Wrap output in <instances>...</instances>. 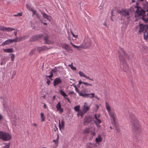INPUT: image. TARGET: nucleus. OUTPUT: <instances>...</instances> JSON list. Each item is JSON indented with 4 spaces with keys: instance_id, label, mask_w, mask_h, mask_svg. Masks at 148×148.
Here are the masks:
<instances>
[{
    "instance_id": "obj_1",
    "label": "nucleus",
    "mask_w": 148,
    "mask_h": 148,
    "mask_svg": "<svg viewBox=\"0 0 148 148\" xmlns=\"http://www.w3.org/2000/svg\"><path fill=\"white\" fill-rule=\"evenodd\" d=\"M130 117L132 126V130L135 132L139 130L140 128V125L138 121L135 117L134 115L131 114Z\"/></svg>"
},
{
    "instance_id": "obj_2",
    "label": "nucleus",
    "mask_w": 148,
    "mask_h": 148,
    "mask_svg": "<svg viewBox=\"0 0 148 148\" xmlns=\"http://www.w3.org/2000/svg\"><path fill=\"white\" fill-rule=\"evenodd\" d=\"M139 31V32H144V38L145 39L147 40L148 38V24L143 25L140 24Z\"/></svg>"
},
{
    "instance_id": "obj_3",
    "label": "nucleus",
    "mask_w": 148,
    "mask_h": 148,
    "mask_svg": "<svg viewBox=\"0 0 148 148\" xmlns=\"http://www.w3.org/2000/svg\"><path fill=\"white\" fill-rule=\"evenodd\" d=\"M136 13L138 16H141L142 19L146 23L148 22V18H147L145 15L146 14L145 12L141 9L140 8H137Z\"/></svg>"
},
{
    "instance_id": "obj_4",
    "label": "nucleus",
    "mask_w": 148,
    "mask_h": 148,
    "mask_svg": "<svg viewBox=\"0 0 148 148\" xmlns=\"http://www.w3.org/2000/svg\"><path fill=\"white\" fill-rule=\"evenodd\" d=\"M105 106L109 115L112 118L114 122L116 116L115 113L113 110L111 109L109 104L107 101L105 102Z\"/></svg>"
},
{
    "instance_id": "obj_5",
    "label": "nucleus",
    "mask_w": 148,
    "mask_h": 148,
    "mask_svg": "<svg viewBox=\"0 0 148 148\" xmlns=\"http://www.w3.org/2000/svg\"><path fill=\"white\" fill-rule=\"evenodd\" d=\"M117 12L120 14L121 16L125 17L127 19L130 18V10H129L122 9L121 10H118Z\"/></svg>"
},
{
    "instance_id": "obj_6",
    "label": "nucleus",
    "mask_w": 148,
    "mask_h": 148,
    "mask_svg": "<svg viewBox=\"0 0 148 148\" xmlns=\"http://www.w3.org/2000/svg\"><path fill=\"white\" fill-rule=\"evenodd\" d=\"M11 138V136L8 133L5 132L0 131V139L5 141L10 140Z\"/></svg>"
},
{
    "instance_id": "obj_7",
    "label": "nucleus",
    "mask_w": 148,
    "mask_h": 148,
    "mask_svg": "<svg viewBox=\"0 0 148 148\" xmlns=\"http://www.w3.org/2000/svg\"><path fill=\"white\" fill-rule=\"evenodd\" d=\"M119 58L121 64L123 66L122 69L125 72L128 71L129 73H130V71L128 70V66L123 57L121 56H119Z\"/></svg>"
},
{
    "instance_id": "obj_8",
    "label": "nucleus",
    "mask_w": 148,
    "mask_h": 148,
    "mask_svg": "<svg viewBox=\"0 0 148 148\" xmlns=\"http://www.w3.org/2000/svg\"><path fill=\"white\" fill-rule=\"evenodd\" d=\"M100 114H95L94 115V121L95 123L98 127H100V124L101 123V120L99 119Z\"/></svg>"
},
{
    "instance_id": "obj_9",
    "label": "nucleus",
    "mask_w": 148,
    "mask_h": 148,
    "mask_svg": "<svg viewBox=\"0 0 148 148\" xmlns=\"http://www.w3.org/2000/svg\"><path fill=\"white\" fill-rule=\"evenodd\" d=\"M84 43L82 44L83 49H86L90 47L91 45V41L90 39L88 38L84 40Z\"/></svg>"
},
{
    "instance_id": "obj_10",
    "label": "nucleus",
    "mask_w": 148,
    "mask_h": 148,
    "mask_svg": "<svg viewBox=\"0 0 148 148\" xmlns=\"http://www.w3.org/2000/svg\"><path fill=\"white\" fill-rule=\"evenodd\" d=\"M17 42V39H9L6 40L5 41L3 42L2 44V46H5L7 45H9L11 43H12L13 42Z\"/></svg>"
},
{
    "instance_id": "obj_11",
    "label": "nucleus",
    "mask_w": 148,
    "mask_h": 148,
    "mask_svg": "<svg viewBox=\"0 0 148 148\" xmlns=\"http://www.w3.org/2000/svg\"><path fill=\"white\" fill-rule=\"evenodd\" d=\"M90 105H88L86 102L84 103V105L82 107V110L84 112H86L90 109Z\"/></svg>"
},
{
    "instance_id": "obj_12",
    "label": "nucleus",
    "mask_w": 148,
    "mask_h": 148,
    "mask_svg": "<svg viewBox=\"0 0 148 148\" xmlns=\"http://www.w3.org/2000/svg\"><path fill=\"white\" fill-rule=\"evenodd\" d=\"M60 94L64 97V99H67L69 103H71L68 97V95L65 93L62 90H61L60 91Z\"/></svg>"
},
{
    "instance_id": "obj_13",
    "label": "nucleus",
    "mask_w": 148,
    "mask_h": 148,
    "mask_svg": "<svg viewBox=\"0 0 148 148\" xmlns=\"http://www.w3.org/2000/svg\"><path fill=\"white\" fill-rule=\"evenodd\" d=\"M62 47L67 51H72V50L71 49L70 47L67 44H62Z\"/></svg>"
},
{
    "instance_id": "obj_14",
    "label": "nucleus",
    "mask_w": 148,
    "mask_h": 148,
    "mask_svg": "<svg viewBox=\"0 0 148 148\" xmlns=\"http://www.w3.org/2000/svg\"><path fill=\"white\" fill-rule=\"evenodd\" d=\"M62 82V80L59 78H55L53 81V85L54 86L58 85Z\"/></svg>"
},
{
    "instance_id": "obj_15",
    "label": "nucleus",
    "mask_w": 148,
    "mask_h": 148,
    "mask_svg": "<svg viewBox=\"0 0 148 148\" xmlns=\"http://www.w3.org/2000/svg\"><path fill=\"white\" fill-rule=\"evenodd\" d=\"M57 110L59 111L60 113H62L63 112L62 108H61V104L60 102H58L56 106Z\"/></svg>"
},
{
    "instance_id": "obj_16",
    "label": "nucleus",
    "mask_w": 148,
    "mask_h": 148,
    "mask_svg": "<svg viewBox=\"0 0 148 148\" xmlns=\"http://www.w3.org/2000/svg\"><path fill=\"white\" fill-rule=\"evenodd\" d=\"M92 120V118L90 116H88L85 117L84 119V121L85 123H88L90 122Z\"/></svg>"
},
{
    "instance_id": "obj_17",
    "label": "nucleus",
    "mask_w": 148,
    "mask_h": 148,
    "mask_svg": "<svg viewBox=\"0 0 148 148\" xmlns=\"http://www.w3.org/2000/svg\"><path fill=\"white\" fill-rule=\"evenodd\" d=\"M41 14H42L43 17L46 18L47 19V20L49 21H50L51 19V17L49 16H48L46 14L43 13L42 12H41Z\"/></svg>"
},
{
    "instance_id": "obj_18",
    "label": "nucleus",
    "mask_w": 148,
    "mask_h": 148,
    "mask_svg": "<svg viewBox=\"0 0 148 148\" xmlns=\"http://www.w3.org/2000/svg\"><path fill=\"white\" fill-rule=\"evenodd\" d=\"M17 30H16V31H15L14 32V34L15 35V38H14V39H17V41H20L21 40H23V39H24L25 38H25V37H21L20 38H18L17 37Z\"/></svg>"
},
{
    "instance_id": "obj_19",
    "label": "nucleus",
    "mask_w": 148,
    "mask_h": 148,
    "mask_svg": "<svg viewBox=\"0 0 148 148\" xmlns=\"http://www.w3.org/2000/svg\"><path fill=\"white\" fill-rule=\"evenodd\" d=\"M64 125V120L63 119H62L61 120V122L60 123V121H59V129L60 130H61V128L62 127V128H63Z\"/></svg>"
},
{
    "instance_id": "obj_20",
    "label": "nucleus",
    "mask_w": 148,
    "mask_h": 148,
    "mask_svg": "<svg viewBox=\"0 0 148 148\" xmlns=\"http://www.w3.org/2000/svg\"><path fill=\"white\" fill-rule=\"evenodd\" d=\"M15 30V29L12 27H5L4 28V31L10 32L13 30Z\"/></svg>"
},
{
    "instance_id": "obj_21",
    "label": "nucleus",
    "mask_w": 148,
    "mask_h": 148,
    "mask_svg": "<svg viewBox=\"0 0 148 148\" xmlns=\"http://www.w3.org/2000/svg\"><path fill=\"white\" fill-rule=\"evenodd\" d=\"M71 45L75 48H76L78 50H80L81 49L83 48V45L82 44L80 45L79 46L75 45H74L72 42H70Z\"/></svg>"
},
{
    "instance_id": "obj_22",
    "label": "nucleus",
    "mask_w": 148,
    "mask_h": 148,
    "mask_svg": "<svg viewBox=\"0 0 148 148\" xmlns=\"http://www.w3.org/2000/svg\"><path fill=\"white\" fill-rule=\"evenodd\" d=\"M85 90L84 91H81L79 92L78 94L79 95L81 96H82L83 97H85L87 96V94L85 92Z\"/></svg>"
},
{
    "instance_id": "obj_23",
    "label": "nucleus",
    "mask_w": 148,
    "mask_h": 148,
    "mask_svg": "<svg viewBox=\"0 0 148 148\" xmlns=\"http://www.w3.org/2000/svg\"><path fill=\"white\" fill-rule=\"evenodd\" d=\"M93 145L95 146L96 145L95 144H93L92 143H88L86 144V148H92Z\"/></svg>"
},
{
    "instance_id": "obj_24",
    "label": "nucleus",
    "mask_w": 148,
    "mask_h": 148,
    "mask_svg": "<svg viewBox=\"0 0 148 148\" xmlns=\"http://www.w3.org/2000/svg\"><path fill=\"white\" fill-rule=\"evenodd\" d=\"M3 51L4 52L9 53L12 52L13 51V49L12 48L6 49H3Z\"/></svg>"
},
{
    "instance_id": "obj_25",
    "label": "nucleus",
    "mask_w": 148,
    "mask_h": 148,
    "mask_svg": "<svg viewBox=\"0 0 148 148\" xmlns=\"http://www.w3.org/2000/svg\"><path fill=\"white\" fill-rule=\"evenodd\" d=\"M102 139L101 137V135L99 134L98 136V137L95 139V141L96 143H99L102 141Z\"/></svg>"
},
{
    "instance_id": "obj_26",
    "label": "nucleus",
    "mask_w": 148,
    "mask_h": 148,
    "mask_svg": "<svg viewBox=\"0 0 148 148\" xmlns=\"http://www.w3.org/2000/svg\"><path fill=\"white\" fill-rule=\"evenodd\" d=\"M79 74L80 77H83L86 78H87L88 76H87L86 75H85L83 72L81 71H79Z\"/></svg>"
},
{
    "instance_id": "obj_27",
    "label": "nucleus",
    "mask_w": 148,
    "mask_h": 148,
    "mask_svg": "<svg viewBox=\"0 0 148 148\" xmlns=\"http://www.w3.org/2000/svg\"><path fill=\"white\" fill-rule=\"evenodd\" d=\"M32 12L33 13V14L32 15L33 16H34V15H36L37 18H39V16L38 14H37V13H36V11L35 10L33 9V10H32Z\"/></svg>"
},
{
    "instance_id": "obj_28",
    "label": "nucleus",
    "mask_w": 148,
    "mask_h": 148,
    "mask_svg": "<svg viewBox=\"0 0 148 148\" xmlns=\"http://www.w3.org/2000/svg\"><path fill=\"white\" fill-rule=\"evenodd\" d=\"M80 108V106L79 105H77L75 106L74 109L75 111L79 112Z\"/></svg>"
},
{
    "instance_id": "obj_29",
    "label": "nucleus",
    "mask_w": 148,
    "mask_h": 148,
    "mask_svg": "<svg viewBox=\"0 0 148 148\" xmlns=\"http://www.w3.org/2000/svg\"><path fill=\"white\" fill-rule=\"evenodd\" d=\"M87 94V96H88L87 97L91 99L92 98L94 97H95V94L94 93Z\"/></svg>"
},
{
    "instance_id": "obj_30",
    "label": "nucleus",
    "mask_w": 148,
    "mask_h": 148,
    "mask_svg": "<svg viewBox=\"0 0 148 148\" xmlns=\"http://www.w3.org/2000/svg\"><path fill=\"white\" fill-rule=\"evenodd\" d=\"M40 114L41 121L43 122L45 121V116L44 115V114L43 113H40Z\"/></svg>"
},
{
    "instance_id": "obj_31",
    "label": "nucleus",
    "mask_w": 148,
    "mask_h": 148,
    "mask_svg": "<svg viewBox=\"0 0 148 148\" xmlns=\"http://www.w3.org/2000/svg\"><path fill=\"white\" fill-rule=\"evenodd\" d=\"M68 66H69L73 70H76V68L75 67V66H74L73 65V63H71V64H69L68 65Z\"/></svg>"
},
{
    "instance_id": "obj_32",
    "label": "nucleus",
    "mask_w": 148,
    "mask_h": 148,
    "mask_svg": "<svg viewBox=\"0 0 148 148\" xmlns=\"http://www.w3.org/2000/svg\"><path fill=\"white\" fill-rule=\"evenodd\" d=\"M26 6L27 7V9L29 11H32L34 9L32 7H31L30 6L26 5Z\"/></svg>"
},
{
    "instance_id": "obj_33",
    "label": "nucleus",
    "mask_w": 148,
    "mask_h": 148,
    "mask_svg": "<svg viewBox=\"0 0 148 148\" xmlns=\"http://www.w3.org/2000/svg\"><path fill=\"white\" fill-rule=\"evenodd\" d=\"M90 129L89 128H88L85 129L83 132L84 133H89L90 132Z\"/></svg>"
},
{
    "instance_id": "obj_34",
    "label": "nucleus",
    "mask_w": 148,
    "mask_h": 148,
    "mask_svg": "<svg viewBox=\"0 0 148 148\" xmlns=\"http://www.w3.org/2000/svg\"><path fill=\"white\" fill-rule=\"evenodd\" d=\"M36 50V49H32L30 52L29 53V55H32L34 54L35 53V50Z\"/></svg>"
},
{
    "instance_id": "obj_35",
    "label": "nucleus",
    "mask_w": 148,
    "mask_h": 148,
    "mask_svg": "<svg viewBox=\"0 0 148 148\" xmlns=\"http://www.w3.org/2000/svg\"><path fill=\"white\" fill-rule=\"evenodd\" d=\"M6 61H5V60H4V59H2L1 62L0 63V64L2 66L3 65L5 64V62Z\"/></svg>"
},
{
    "instance_id": "obj_36",
    "label": "nucleus",
    "mask_w": 148,
    "mask_h": 148,
    "mask_svg": "<svg viewBox=\"0 0 148 148\" xmlns=\"http://www.w3.org/2000/svg\"><path fill=\"white\" fill-rule=\"evenodd\" d=\"M59 138V135H57V138L56 139L54 140H53V142L55 143L54 144H55L56 143H57V145H58V140Z\"/></svg>"
},
{
    "instance_id": "obj_37",
    "label": "nucleus",
    "mask_w": 148,
    "mask_h": 148,
    "mask_svg": "<svg viewBox=\"0 0 148 148\" xmlns=\"http://www.w3.org/2000/svg\"><path fill=\"white\" fill-rule=\"evenodd\" d=\"M10 55H11V60L12 61H14V58H15L14 55V54H10Z\"/></svg>"
},
{
    "instance_id": "obj_38",
    "label": "nucleus",
    "mask_w": 148,
    "mask_h": 148,
    "mask_svg": "<svg viewBox=\"0 0 148 148\" xmlns=\"http://www.w3.org/2000/svg\"><path fill=\"white\" fill-rule=\"evenodd\" d=\"M44 39L45 41V43L48 44H50V42H49L48 40L47 37H45L44 38Z\"/></svg>"
},
{
    "instance_id": "obj_39",
    "label": "nucleus",
    "mask_w": 148,
    "mask_h": 148,
    "mask_svg": "<svg viewBox=\"0 0 148 148\" xmlns=\"http://www.w3.org/2000/svg\"><path fill=\"white\" fill-rule=\"evenodd\" d=\"M83 84L87 86H92V85L91 84L88 83L86 82H84Z\"/></svg>"
},
{
    "instance_id": "obj_40",
    "label": "nucleus",
    "mask_w": 148,
    "mask_h": 148,
    "mask_svg": "<svg viewBox=\"0 0 148 148\" xmlns=\"http://www.w3.org/2000/svg\"><path fill=\"white\" fill-rule=\"evenodd\" d=\"M91 133V134L93 136H95V129H94V130L93 131H91L90 130V132Z\"/></svg>"
},
{
    "instance_id": "obj_41",
    "label": "nucleus",
    "mask_w": 148,
    "mask_h": 148,
    "mask_svg": "<svg viewBox=\"0 0 148 148\" xmlns=\"http://www.w3.org/2000/svg\"><path fill=\"white\" fill-rule=\"evenodd\" d=\"M14 16H22V13H18L16 14H14L13 15Z\"/></svg>"
},
{
    "instance_id": "obj_42",
    "label": "nucleus",
    "mask_w": 148,
    "mask_h": 148,
    "mask_svg": "<svg viewBox=\"0 0 148 148\" xmlns=\"http://www.w3.org/2000/svg\"><path fill=\"white\" fill-rule=\"evenodd\" d=\"M71 33L73 36V37H74L76 38H77V37H78L77 35H75L72 31H71Z\"/></svg>"
},
{
    "instance_id": "obj_43",
    "label": "nucleus",
    "mask_w": 148,
    "mask_h": 148,
    "mask_svg": "<svg viewBox=\"0 0 148 148\" xmlns=\"http://www.w3.org/2000/svg\"><path fill=\"white\" fill-rule=\"evenodd\" d=\"M4 27L3 26H0V31H4Z\"/></svg>"
},
{
    "instance_id": "obj_44",
    "label": "nucleus",
    "mask_w": 148,
    "mask_h": 148,
    "mask_svg": "<svg viewBox=\"0 0 148 148\" xmlns=\"http://www.w3.org/2000/svg\"><path fill=\"white\" fill-rule=\"evenodd\" d=\"M56 71L54 70H51V72L50 73V75L51 76V77H52L53 76V72H55Z\"/></svg>"
},
{
    "instance_id": "obj_45",
    "label": "nucleus",
    "mask_w": 148,
    "mask_h": 148,
    "mask_svg": "<svg viewBox=\"0 0 148 148\" xmlns=\"http://www.w3.org/2000/svg\"><path fill=\"white\" fill-rule=\"evenodd\" d=\"M57 146V143H56L55 144H54L53 147L51 148H56Z\"/></svg>"
},
{
    "instance_id": "obj_46",
    "label": "nucleus",
    "mask_w": 148,
    "mask_h": 148,
    "mask_svg": "<svg viewBox=\"0 0 148 148\" xmlns=\"http://www.w3.org/2000/svg\"><path fill=\"white\" fill-rule=\"evenodd\" d=\"M84 82L81 81V80H80L79 82V83L78 84V86H79L82 84H83Z\"/></svg>"
},
{
    "instance_id": "obj_47",
    "label": "nucleus",
    "mask_w": 148,
    "mask_h": 148,
    "mask_svg": "<svg viewBox=\"0 0 148 148\" xmlns=\"http://www.w3.org/2000/svg\"><path fill=\"white\" fill-rule=\"evenodd\" d=\"M51 81H50L49 79H47V83L48 84V85H49L50 84Z\"/></svg>"
},
{
    "instance_id": "obj_48",
    "label": "nucleus",
    "mask_w": 148,
    "mask_h": 148,
    "mask_svg": "<svg viewBox=\"0 0 148 148\" xmlns=\"http://www.w3.org/2000/svg\"><path fill=\"white\" fill-rule=\"evenodd\" d=\"M86 79L90 80L92 81H94V80L93 79L90 78L88 76Z\"/></svg>"
},
{
    "instance_id": "obj_49",
    "label": "nucleus",
    "mask_w": 148,
    "mask_h": 148,
    "mask_svg": "<svg viewBox=\"0 0 148 148\" xmlns=\"http://www.w3.org/2000/svg\"><path fill=\"white\" fill-rule=\"evenodd\" d=\"M45 77L46 78H47V79H48L47 78H49L50 79L52 78L51 76L50 75H46Z\"/></svg>"
},
{
    "instance_id": "obj_50",
    "label": "nucleus",
    "mask_w": 148,
    "mask_h": 148,
    "mask_svg": "<svg viewBox=\"0 0 148 148\" xmlns=\"http://www.w3.org/2000/svg\"><path fill=\"white\" fill-rule=\"evenodd\" d=\"M86 112H84L83 111V110H82V112H81V114H80V116H82V117L84 114Z\"/></svg>"
},
{
    "instance_id": "obj_51",
    "label": "nucleus",
    "mask_w": 148,
    "mask_h": 148,
    "mask_svg": "<svg viewBox=\"0 0 148 148\" xmlns=\"http://www.w3.org/2000/svg\"><path fill=\"white\" fill-rule=\"evenodd\" d=\"M75 90L76 91V92H77L78 93L79 92V91L78 90V89L77 88V87L76 88H75Z\"/></svg>"
},
{
    "instance_id": "obj_52",
    "label": "nucleus",
    "mask_w": 148,
    "mask_h": 148,
    "mask_svg": "<svg viewBox=\"0 0 148 148\" xmlns=\"http://www.w3.org/2000/svg\"><path fill=\"white\" fill-rule=\"evenodd\" d=\"M95 97V98H96L98 100H99L100 99L97 96H95V97Z\"/></svg>"
},
{
    "instance_id": "obj_53",
    "label": "nucleus",
    "mask_w": 148,
    "mask_h": 148,
    "mask_svg": "<svg viewBox=\"0 0 148 148\" xmlns=\"http://www.w3.org/2000/svg\"><path fill=\"white\" fill-rule=\"evenodd\" d=\"M78 112L77 113V116L78 117L79 116H80V114H81V111H79V112Z\"/></svg>"
},
{
    "instance_id": "obj_54",
    "label": "nucleus",
    "mask_w": 148,
    "mask_h": 148,
    "mask_svg": "<svg viewBox=\"0 0 148 148\" xmlns=\"http://www.w3.org/2000/svg\"><path fill=\"white\" fill-rule=\"evenodd\" d=\"M3 118L2 115L0 114V121Z\"/></svg>"
},
{
    "instance_id": "obj_55",
    "label": "nucleus",
    "mask_w": 148,
    "mask_h": 148,
    "mask_svg": "<svg viewBox=\"0 0 148 148\" xmlns=\"http://www.w3.org/2000/svg\"><path fill=\"white\" fill-rule=\"evenodd\" d=\"M74 93L73 91H71L69 92V94H73Z\"/></svg>"
},
{
    "instance_id": "obj_56",
    "label": "nucleus",
    "mask_w": 148,
    "mask_h": 148,
    "mask_svg": "<svg viewBox=\"0 0 148 148\" xmlns=\"http://www.w3.org/2000/svg\"><path fill=\"white\" fill-rule=\"evenodd\" d=\"M32 125L33 126H34V127H36L37 126V124L36 123H35L33 124Z\"/></svg>"
},
{
    "instance_id": "obj_57",
    "label": "nucleus",
    "mask_w": 148,
    "mask_h": 148,
    "mask_svg": "<svg viewBox=\"0 0 148 148\" xmlns=\"http://www.w3.org/2000/svg\"><path fill=\"white\" fill-rule=\"evenodd\" d=\"M43 106H44V108H45V109L47 108L46 105L45 103H44Z\"/></svg>"
},
{
    "instance_id": "obj_58",
    "label": "nucleus",
    "mask_w": 148,
    "mask_h": 148,
    "mask_svg": "<svg viewBox=\"0 0 148 148\" xmlns=\"http://www.w3.org/2000/svg\"><path fill=\"white\" fill-rule=\"evenodd\" d=\"M36 38V36H34L32 39H31V40H33V41H34V40H35L34 39H33V38Z\"/></svg>"
},
{
    "instance_id": "obj_59",
    "label": "nucleus",
    "mask_w": 148,
    "mask_h": 148,
    "mask_svg": "<svg viewBox=\"0 0 148 148\" xmlns=\"http://www.w3.org/2000/svg\"><path fill=\"white\" fill-rule=\"evenodd\" d=\"M72 85L74 86L75 88H76L77 87L74 84H73Z\"/></svg>"
},
{
    "instance_id": "obj_60",
    "label": "nucleus",
    "mask_w": 148,
    "mask_h": 148,
    "mask_svg": "<svg viewBox=\"0 0 148 148\" xmlns=\"http://www.w3.org/2000/svg\"><path fill=\"white\" fill-rule=\"evenodd\" d=\"M16 74V72H14L12 74V77L14 76Z\"/></svg>"
},
{
    "instance_id": "obj_61",
    "label": "nucleus",
    "mask_w": 148,
    "mask_h": 148,
    "mask_svg": "<svg viewBox=\"0 0 148 148\" xmlns=\"http://www.w3.org/2000/svg\"><path fill=\"white\" fill-rule=\"evenodd\" d=\"M12 124H14V123H15V121H12Z\"/></svg>"
},
{
    "instance_id": "obj_62",
    "label": "nucleus",
    "mask_w": 148,
    "mask_h": 148,
    "mask_svg": "<svg viewBox=\"0 0 148 148\" xmlns=\"http://www.w3.org/2000/svg\"><path fill=\"white\" fill-rule=\"evenodd\" d=\"M43 24L44 25H47V23H43Z\"/></svg>"
},
{
    "instance_id": "obj_63",
    "label": "nucleus",
    "mask_w": 148,
    "mask_h": 148,
    "mask_svg": "<svg viewBox=\"0 0 148 148\" xmlns=\"http://www.w3.org/2000/svg\"><path fill=\"white\" fill-rule=\"evenodd\" d=\"M55 97H56V96L55 95H54V96L53 97V99L54 100L55 99Z\"/></svg>"
},
{
    "instance_id": "obj_64",
    "label": "nucleus",
    "mask_w": 148,
    "mask_h": 148,
    "mask_svg": "<svg viewBox=\"0 0 148 148\" xmlns=\"http://www.w3.org/2000/svg\"><path fill=\"white\" fill-rule=\"evenodd\" d=\"M103 25H104L105 26H107V25H106V23H104Z\"/></svg>"
}]
</instances>
